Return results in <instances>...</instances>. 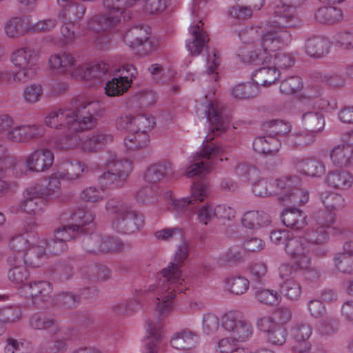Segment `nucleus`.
I'll list each match as a JSON object with an SVG mask.
<instances>
[{
    "instance_id": "nucleus-34",
    "label": "nucleus",
    "mask_w": 353,
    "mask_h": 353,
    "mask_svg": "<svg viewBox=\"0 0 353 353\" xmlns=\"http://www.w3.org/2000/svg\"><path fill=\"white\" fill-rule=\"evenodd\" d=\"M296 168L300 172L314 177H319L325 172L323 163L316 159H303L296 164Z\"/></svg>"
},
{
    "instance_id": "nucleus-53",
    "label": "nucleus",
    "mask_w": 353,
    "mask_h": 353,
    "mask_svg": "<svg viewBox=\"0 0 353 353\" xmlns=\"http://www.w3.org/2000/svg\"><path fill=\"white\" fill-rule=\"evenodd\" d=\"M134 130L147 133L148 130L152 129L156 125L155 118L149 114H142L134 117Z\"/></svg>"
},
{
    "instance_id": "nucleus-39",
    "label": "nucleus",
    "mask_w": 353,
    "mask_h": 353,
    "mask_svg": "<svg viewBox=\"0 0 353 353\" xmlns=\"http://www.w3.org/2000/svg\"><path fill=\"white\" fill-rule=\"evenodd\" d=\"M205 114L207 120L213 125L211 130L212 134L218 135L225 131L226 127L222 117L213 104L210 103L205 106Z\"/></svg>"
},
{
    "instance_id": "nucleus-3",
    "label": "nucleus",
    "mask_w": 353,
    "mask_h": 353,
    "mask_svg": "<svg viewBox=\"0 0 353 353\" xmlns=\"http://www.w3.org/2000/svg\"><path fill=\"white\" fill-rule=\"evenodd\" d=\"M88 100L83 95L73 97L70 102V107L59 108L50 112L45 118V123L57 130L65 129L67 125L77 129L79 123L78 119L82 120L87 117L86 108Z\"/></svg>"
},
{
    "instance_id": "nucleus-6",
    "label": "nucleus",
    "mask_w": 353,
    "mask_h": 353,
    "mask_svg": "<svg viewBox=\"0 0 353 353\" xmlns=\"http://www.w3.org/2000/svg\"><path fill=\"white\" fill-rule=\"evenodd\" d=\"M82 120L78 119L79 121L77 129L72 128L70 125H67L64 129L63 134L58 137L57 146L63 150L74 149L83 143L87 141L88 135V111L87 110V117Z\"/></svg>"
},
{
    "instance_id": "nucleus-13",
    "label": "nucleus",
    "mask_w": 353,
    "mask_h": 353,
    "mask_svg": "<svg viewBox=\"0 0 353 353\" xmlns=\"http://www.w3.org/2000/svg\"><path fill=\"white\" fill-rule=\"evenodd\" d=\"M54 161V154L49 149H39L32 152L26 159L30 171L44 172L48 170Z\"/></svg>"
},
{
    "instance_id": "nucleus-23",
    "label": "nucleus",
    "mask_w": 353,
    "mask_h": 353,
    "mask_svg": "<svg viewBox=\"0 0 353 353\" xmlns=\"http://www.w3.org/2000/svg\"><path fill=\"white\" fill-rule=\"evenodd\" d=\"M332 163L339 167H346L353 163V146L348 143L335 146L330 152Z\"/></svg>"
},
{
    "instance_id": "nucleus-45",
    "label": "nucleus",
    "mask_w": 353,
    "mask_h": 353,
    "mask_svg": "<svg viewBox=\"0 0 353 353\" xmlns=\"http://www.w3.org/2000/svg\"><path fill=\"white\" fill-rule=\"evenodd\" d=\"M263 130L273 135H285L291 131V125L283 120L273 119L263 123Z\"/></svg>"
},
{
    "instance_id": "nucleus-4",
    "label": "nucleus",
    "mask_w": 353,
    "mask_h": 353,
    "mask_svg": "<svg viewBox=\"0 0 353 353\" xmlns=\"http://www.w3.org/2000/svg\"><path fill=\"white\" fill-rule=\"evenodd\" d=\"M90 176L100 189L97 190L95 187H90V202L103 200L105 197L104 191L106 188L112 185L114 188L121 187L127 180V178L124 177L123 173L119 174L109 168L105 171L97 163H93L90 167Z\"/></svg>"
},
{
    "instance_id": "nucleus-36",
    "label": "nucleus",
    "mask_w": 353,
    "mask_h": 353,
    "mask_svg": "<svg viewBox=\"0 0 353 353\" xmlns=\"http://www.w3.org/2000/svg\"><path fill=\"white\" fill-rule=\"evenodd\" d=\"M315 19L323 24H333L342 19V11L335 7H321L315 12Z\"/></svg>"
},
{
    "instance_id": "nucleus-10",
    "label": "nucleus",
    "mask_w": 353,
    "mask_h": 353,
    "mask_svg": "<svg viewBox=\"0 0 353 353\" xmlns=\"http://www.w3.org/2000/svg\"><path fill=\"white\" fill-rule=\"evenodd\" d=\"M271 30L264 34L260 41V46L264 54H270L288 46L292 41L290 28H270Z\"/></svg>"
},
{
    "instance_id": "nucleus-18",
    "label": "nucleus",
    "mask_w": 353,
    "mask_h": 353,
    "mask_svg": "<svg viewBox=\"0 0 353 353\" xmlns=\"http://www.w3.org/2000/svg\"><path fill=\"white\" fill-rule=\"evenodd\" d=\"M124 40L133 48H142L138 49V51L143 54H147L152 50L148 33L142 28H136L130 30L124 37Z\"/></svg>"
},
{
    "instance_id": "nucleus-32",
    "label": "nucleus",
    "mask_w": 353,
    "mask_h": 353,
    "mask_svg": "<svg viewBox=\"0 0 353 353\" xmlns=\"http://www.w3.org/2000/svg\"><path fill=\"white\" fill-rule=\"evenodd\" d=\"M299 187H294L288 194H281L279 201L286 205L290 204L296 206L304 205L308 201L309 194L306 190Z\"/></svg>"
},
{
    "instance_id": "nucleus-28",
    "label": "nucleus",
    "mask_w": 353,
    "mask_h": 353,
    "mask_svg": "<svg viewBox=\"0 0 353 353\" xmlns=\"http://www.w3.org/2000/svg\"><path fill=\"white\" fill-rule=\"evenodd\" d=\"M147 332L148 335L145 345V353H157L158 343L162 339L163 327L161 324L149 322Z\"/></svg>"
},
{
    "instance_id": "nucleus-17",
    "label": "nucleus",
    "mask_w": 353,
    "mask_h": 353,
    "mask_svg": "<svg viewBox=\"0 0 353 353\" xmlns=\"http://www.w3.org/2000/svg\"><path fill=\"white\" fill-rule=\"evenodd\" d=\"M32 243V245L28 249L23 255L24 263L32 268H39L46 262L47 259L46 248H48V243L44 240Z\"/></svg>"
},
{
    "instance_id": "nucleus-58",
    "label": "nucleus",
    "mask_w": 353,
    "mask_h": 353,
    "mask_svg": "<svg viewBox=\"0 0 353 353\" xmlns=\"http://www.w3.org/2000/svg\"><path fill=\"white\" fill-rule=\"evenodd\" d=\"M72 223L70 224L74 231L77 234H85L88 219L86 212L82 210H77L73 214Z\"/></svg>"
},
{
    "instance_id": "nucleus-11",
    "label": "nucleus",
    "mask_w": 353,
    "mask_h": 353,
    "mask_svg": "<svg viewBox=\"0 0 353 353\" xmlns=\"http://www.w3.org/2000/svg\"><path fill=\"white\" fill-rule=\"evenodd\" d=\"M123 248V243L117 238L103 236L99 232L90 233V253H113L121 251Z\"/></svg>"
},
{
    "instance_id": "nucleus-51",
    "label": "nucleus",
    "mask_w": 353,
    "mask_h": 353,
    "mask_svg": "<svg viewBox=\"0 0 353 353\" xmlns=\"http://www.w3.org/2000/svg\"><path fill=\"white\" fill-rule=\"evenodd\" d=\"M301 284L292 279H287L281 288V292L284 296L291 301H297L301 295Z\"/></svg>"
},
{
    "instance_id": "nucleus-47",
    "label": "nucleus",
    "mask_w": 353,
    "mask_h": 353,
    "mask_svg": "<svg viewBox=\"0 0 353 353\" xmlns=\"http://www.w3.org/2000/svg\"><path fill=\"white\" fill-rule=\"evenodd\" d=\"M312 327L307 322H298L292 324L291 335L295 341H308L312 334Z\"/></svg>"
},
{
    "instance_id": "nucleus-31",
    "label": "nucleus",
    "mask_w": 353,
    "mask_h": 353,
    "mask_svg": "<svg viewBox=\"0 0 353 353\" xmlns=\"http://www.w3.org/2000/svg\"><path fill=\"white\" fill-rule=\"evenodd\" d=\"M280 73L275 67H263L256 70L253 79L259 85L268 87L279 77Z\"/></svg>"
},
{
    "instance_id": "nucleus-24",
    "label": "nucleus",
    "mask_w": 353,
    "mask_h": 353,
    "mask_svg": "<svg viewBox=\"0 0 353 353\" xmlns=\"http://www.w3.org/2000/svg\"><path fill=\"white\" fill-rule=\"evenodd\" d=\"M306 217L305 213L297 208L286 209L281 216L283 224L296 231L301 230L306 226Z\"/></svg>"
},
{
    "instance_id": "nucleus-54",
    "label": "nucleus",
    "mask_w": 353,
    "mask_h": 353,
    "mask_svg": "<svg viewBox=\"0 0 353 353\" xmlns=\"http://www.w3.org/2000/svg\"><path fill=\"white\" fill-rule=\"evenodd\" d=\"M254 194L260 197H268L275 196V191L273 190L272 179H262L254 183L252 186Z\"/></svg>"
},
{
    "instance_id": "nucleus-25",
    "label": "nucleus",
    "mask_w": 353,
    "mask_h": 353,
    "mask_svg": "<svg viewBox=\"0 0 353 353\" xmlns=\"http://www.w3.org/2000/svg\"><path fill=\"white\" fill-rule=\"evenodd\" d=\"M330 41L323 37L314 36L309 38L305 43V52L312 57H321L329 52Z\"/></svg>"
},
{
    "instance_id": "nucleus-30",
    "label": "nucleus",
    "mask_w": 353,
    "mask_h": 353,
    "mask_svg": "<svg viewBox=\"0 0 353 353\" xmlns=\"http://www.w3.org/2000/svg\"><path fill=\"white\" fill-rule=\"evenodd\" d=\"M301 183V179L296 175H287L276 179H272L273 190L275 191V196H279V200L281 194H288L292 188L299 186Z\"/></svg>"
},
{
    "instance_id": "nucleus-57",
    "label": "nucleus",
    "mask_w": 353,
    "mask_h": 353,
    "mask_svg": "<svg viewBox=\"0 0 353 353\" xmlns=\"http://www.w3.org/2000/svg\"><path fill=\"white\" fill-rule=\"evenodd\" d=\"M314 229L306 234V238L311 244H323L329 239V230L314 225Z\"/></svg>"
},
{
    "instance_id": "nucleus-62",
    "label": "nucleus",
    "mask_w": 353,
    "mask_h": 353,
    "mask_svg": "<svg viewBox=\"0 0 353 353\" xmlns=\"http://www.w3.org/2000/svg\"><path fill=\"white\" fill-rule=\"evenodd\" d=\"M107 166L119 174L123 173L124 177L127 179L132 170V163L127 159L121 161H116L115 159L108 160L107 161Z\"/></svg>"
},
{
    "instance_id": "nucleus-41",
    "label": "nucleus",
    "mask_w": 353,
    "mask_h": 353,
    "mask_svg": "<svg viewBox=\"0 0 353 353\" xmlns=\"http://www.w3.org/2000/svg\"><path fill=\"white\" fill-rule=\"evenodd\" d=\"M149 141L148 133L134 130L125 138L124 143L128 150H136L147 146Z\"/></svg>"
},
{
    "instance_id": "nucleus-61",
    "label": "nucleus",
    "mask_w": 353,
    "mask_h": 353,
    "mask_svg": "<svg viewBox=\"0 0 353 353\" xmlns=\"http://www.w3.org/2000/svg\"><path fill=\"white\" fill-rule=\"evenodd\" d=\"M61 185L60 181L57 177H50L48 185L44 188L34 187L32 188L31 193L35 194V196L42 197L49 196L54 193L57 190L59 189Z\"/></svg>"
},
{
    "instance_id": "nucleus-40",
    "label": "nucleus",
    "mask_w": 353,
    "mask_h": 353,
    "mask_svg": "<svg viewBox=\"0 0 353 353\" xmlns=\"http://www.w3.org/2000/svg\"><path fill=\"white\" fill-rule=\"evenodd\" d=\"M34 50L28 47L17 50L12 54V61L17 68L34 66Z\"/></svg>"
},
{
    "instance_id": "nucleus-12",
    "label": "nucleus",
    "mask_w": 353,
    "mask_h": 353,
    "mask_svg": "<svg viewBox=\"0 0 353 353\" xmlns=\"http://www.w3.org/2000/svg\"><path fill=\"white\" fill-rule=\"evenodd\" d=\"M44 134L43 126L34 123L14 128L8 134L7 138L14 142L27 143L43 137Z\"/></svg>"
},
{
    "instance_id": "nucleus-49",
    "label": "nucleus",
    "mask_w": 353,
    "mask_h": 353,
    "mask_svg": "<svg viewBox=\"0 0 353 353\" xmlns=\"http://www.w3.org/2000/svg\"><path fill=\"white\" fill-rule=\"evenodd\" d=\"M225 285L232 293L241 295L247 292L250 286V282L242 276H232L227 279Z\"/></svg>"
},
{
    "instance_id": "nucleus-29",
    "label": "nucleus",
    "mask_w": 353,
    "mask_h": 353,
    "mask_svg": "<svg viewBox=\"0 0 353 353\" xmlns=\"http://www.w3.org/2000/svg\"><path fill=\"white\" fill-rule=\"evenodd\" d=\"M269 216L263 211H248L242 219V225L249 229H257L268 225L270 223Z\"/></svg>"
},
{
    "instance_id": "nucleus-42",
    "label": "nucleus",
    "mask_w": 353,
    "mask_h": 353,
    "mask_svg": "<svg viewBox=\"0 0 353 353\" xmlns=\"http://www.w3.org/2000/svg\"><path fill=\"white\" fill-rule=\"evenodd\" d=\"M170 170L167 163H155L150 166L145 172L144 179L148 183H157L163 179Z\"/></svg>"
},
{
    "instance_id": "nucleus-33",
    "label": "nucleus",
    "mask_w": 353,
    "mask_h": 353,
    "mask_svg": "<svg viewBox=\"0 0 353 353\" xmlns=\"http://www.w3.org/2000/svg\"><path fill=\"white\" fill-rule=\"evenodd\" d=\"M302 121L305 130L314 134L321 131L325 125L323 114L317 111H310L303 114Z\"/></svg>"
},
{
    "instance_id": "nucleus-63",
    "label": "nucleus",
    "mask_w": 353,
    "mask_h": 353,
    "mask_svg": "<svg viewBox=\"0 0 353 353\" xmlns=\"http://www.w3.org/2000/svg\"><path fill=\"white\" fill-rule=\"evenodd\" d=\"M111 137L101 131L95 130L90 134V152L101 149Z\"/></svg>"
},
{
    "instance_id": "nucleus-16",
    "label": "nucleus",
    "mask_w": 353,
    "mask_h": 353,
    "mask_svg": "<svg viewBox=\"0 0 353 353\" xmlns=\"http://www.w3.org/2000/svg\"><path fill=\"white\" fill-rule=\"evenodd\" d=\"M203 23L199 21L198 23L190 28L193 39L192 42H187L186 48L193 56L200 54L210 40L208 35L203 29Z\"/></svg>"
},
{
    "instance_id": "nucleus-8",
    "label": "nucleus",
    "mask_w": 353,
    "mask_h": 353,
    "mask_svg": "<svg viewBox=\"0 0 353 353\" xmlns=\"http://www.w3.org/2000/svg\"><path fill=\"white\" fill-rule=\"evenodd\" d=\"M209 186L203 181H195L191 186L190 197L173 201L174 209L177 213L189 214L196 209V204L203 202L209 195Z\"/></svg>"
},
{
    "instance_id": "nucleus-26",
    "label": "nucleus",
    "mask_w": 353,
    "mask_h": 353,
    "mask_svg": "<svg viewBox=\"0 0 353 353\" xmlns=\"http://www.w3.org/2000/svg\"><path fill=\"white\" fill-rule=\"evenodd\" d=\"M198 335L188 329H185L174 334L170 339L172 347L177 350L190 349L198 342Z\"/></svg>"
},
{
    "instance_id": "nucleus-14",
    "label": "nucleus",
    "mask_w": 353,
    "mask_h": 353,
    "mask_svg": "<svg viewBox=\"0 0 353 353\" xmlns=\"http://www.w3.org/2000/svg\"><path fill=\"white\" fill-rule=\"evenodd\" d=\"M54 239L48 243L49 252L59 254L67 249L66 242L77 237L70 224L61 225L54 231Z\"/></svg>"
},
{
    "instance_id": "nucleus-7",
    "label": "nucleus",
    "mask_w": 353,
    "mask_h": 353,
    "mask_svg": "<svg viewBox=\"0 0 353 353\" xmlns=\"http://www.w3.org/2000/svg\"><path fill=\"white\" fill-rule=\"evenodd\" d=\"M214 137L210 134H208L203 141V148L198 153L199 159H205V161L194 163L187 168L185 175L188 177H193L210 171L212 168V163L209 160L217 157L221 152V149L215 145L214 143H209L214 139Z\"/></svg>"
},
{
    "instance_id": "nucleus-1",
    "label": "nucleus",
    "mask_w": 353,
    "mask_h": 353,
    "mask_svg": "<svg viewBox=\"0 0 353 353\" xmlns=\"http://www.w3.org/2000/svg\"><path fill=\"white\" fill-rule=\"evenodd\" d=\"M189 254L188 245L183 242L179 245L173 261L168 268L162 270V278L160 279L157 297L156 310L160 314L169 312L172 306V299L175 298L176 292H183L187 290L183 286L184 279H181V268Z\"/></svg>"
},
{
    "instance_id": "nucleus-43",
    "label": "nucleus",
    "mask_w": 353,
    "mask_h": 353,
    "mask_svg": "<svg viewBox=\"0 0 353 353\" xmlns=\"http://www.w3.org/2000/svg\"><path fill=\"white\" fill-rule=\"evenodd\" d=\"M264 34L261 27H246L239 33V37L243 43L254 44V47L260 46V41Z\"/></svg>"
},
{
    "instance_id": "nucleus-52",
    "label": "nucleus",
    "mask_w": 353,
    "mask_h": 353,
    "mask_svg": "<svg viewBox=\"0 0 353 353\" xmlns=\"http://www.w3.org/2000/svg\"><path fill=\"white\" fill-rule=\"evenodd\" d=\"M288 141L297 148H302L309 145L315 141V134L310 131L296 132L290 134Z\"/></svg>"
},
{
    "instance_id": "nucleus-15",
    "label": "nucleus",
    "mask_w": 353,
    "mask_h": 353,
    "mask_svg": "<svg viewBox=\"0 0 353 353\" xmlns=\"http://www.w3.org/2000/svg\"><path fill=\"white\" fill-rule=\"evenodd\" d=\"M63 8L59 14V18L65 23L74 26L85 14L86 8L83 5L74 4L69 0H58Z\"/></svg>"
},
{
    "instance_id": "nucleus-59",
    "label": "nucleus",
    "mask_w": 353,
    "mask_h": 353,
    "mask_svg": "<svg viewBox=\"0 0 353 353\" xmlns=\"http://www.w3.org/2000/svg\"><path fill=\"white\" fill-rule=\"evenodd\" d=\"M256 289L255 296L257 300L266 305H274L278 303L280 295L275 291L268 289H259L257 286H254Z\"/></svg>"
},
{
    "instance_id": "nucleus-48",
    "label": "nucleus",
    "mask_w": 353,
    "mask_h": 353,
    "mask_svg": "<svg viewBox=\"0 0 353 353\" xmlns=\"http://www.w3.org/2000/svg\"><path fill=\"white\" fill-rule=\"evenodd\" d=\"M314 225L331 229L336 221V215L325 209L318 210L313 214Z\"/></svg>"
},
{
    "instance_id": "nucleus-19",
    "label": "nucleus",
    "mask_w": 353,
    "mask_h": 353,
    "mask_svg": "<svg viewBox=\"0 0 353 353\" xmlns=\"http://www.w3.org/2000/svg\"><path fill=\"white\" fill-rule=\"evenodd\" d=\"M52 285L46 281L30 283L29 294L34 305H39L52 299Z\"/></svg>"
},
{
    "instance_id": "nucleus-46",
    "label": "nucleus",
    "mask_w": 353,
    "mask_h": 353,
    "mask_svg": "<svg viewBox=\"0 0 353 353\" xmlns=\"http://www.w3.org/2000/svg\"><path fill=\"white\" fill-rule=\"evenodd\" d=\"M6 32L9 37H18L28 31L26 22L20 17H14L10 20L5 27Z\"/></svg>"
},
{
    "instance_id": "nucleus-60",
    "label": "nucleus",
    "mask_w": 353,
    "mask_h": 353,
    "mask_svg": "<svg viewBox=\"0 0 353 353\" xmlns=\"http://www.w3.org/2000/svg\"><path fill=\"white\" fill-rule=\"evenodd\" d=\"M196 208L197 209V220L201 224L207 225L212 218L215 216L214 208L208 203L201 205L199 203H196Z\"/></svg>"
},
{
    "instance_id": "nucleus-22",
    "label": "nucleus",
    "mask_w": 353,
    "mask_h": 353,
    "mask_svg": "<svg viewBox=\"0 0 353 353\" xmlns=\"http://www.w3.org/2000/svg\"><path fill=\"white\" fill-rule=\"evenodd\" d=\"M8 261L12 266L8 273V279L15 283H23L29 276V272L24 263L23 256H12L9 257Z\"/></svg>"
},
{
    "instance_id": "nucleus-37",
    "label": "nucleus",
    "mask_w": 353,
    "mask_h": 353,
    "mask_svg": "<svg viewBox=\"0 0 353 353\" xmlns=\"http://www.w3.org/2000/svg\"><path fill=\"white\" fill-rule=\"evenodd\" d=\"M259 85L255 83H241L231 89L232 96L237 99L245 100L255 97L259 93Z\"/></svg>"
},
{
    "instance_id": "nucleus-20",
    "label": "nucleus",
    "mask_w": 353,
    "mask_h": 353,
    "mask_svg": "<svg viewBox=\"0 0 353 353\" xmlns=\"http://www.w3.org/2000/svg\"><path fill=\"white\" fill-rule=\"evenodd\" d=\"M334 262L339 272L343 274L353 273V241L344 243L343 252L335 255Z\"/></svg>"
},
{
    "instance_id": "nucleus-38",
    "label": "nucleus",
    "mask_w": 353,
    "mask_h": 353,
    "mask_svg": "<svg viewBox=\"0 0 353 353\" xmlns=\"http://www.w3.org/2000/svg\"><path fill=\"white\" fill-rule=\"evenodd\" d=\"M132 80L128 77H114L107 82L105 94L110 97L119 96L125 92L130 87Z\"/></svg>"
},
{
    "instance_id": "nucleus-55",
    "label": "nucleus",
    "mask_w": 353,
    "mask_h": 353,
    "mask_svg": "<svg viewBox=\"0 0 353 353\" xmlns=\"http://www.w3.org/2000/svg\"><path fill=\"white\" fill-rule=\"evenodd\" d=\"M288 334L287 329L281 325H278L269 332L266 338L272 345L281 346L285 343Z\"/></svg>"
},
{
    "instance_id": "nucleus-56",
    "label": "nucleus",
    "mask_w": 353,
    "mask_h": 353,
    "mask_svg": "<svg viewBox=\"0 0 353 353\" xmlns=\"http://www.w3.org/2000/svg\"><path fill=\"white\" fill-rule=\"evenodd\" d=\"M303 88L301 79L298 76H292L282 81L280 90L285 94H292L301 90Z\"/></svg>"
},
{
    "instance_id": "nucleus-50",
    "label": "nucleus",
    "mask_w": 353,
    "mask_h": 353,
    "mask_svg": "<svg viewBox=\"0 0 353 353\" xmlns=\"http://www.w3.org/2000/svg\"><path fill=\"white\" fill-rule=\"evenodd\" d=\"M321 200L325 210L330 212L341 210L345 205V199L338 193L330 192L322 194Z\"/></svg>"
},
{
    "instance_id": "nucleus-5",
    "label": "nucleus",
    "mask_w": 353,
    "mask_h": 353,
    "mask_svg": "<svg viewBox=\"0 0 353 353\" xmlns=\"http://www.w3.org/2000/svg\"><path fill=\"white\" fill-rule=\"evenodd\" d=\"M294 0H280L274 7L272 16L268 21L270 28H296L300 24Z\"/></svg>"
},
{
    "instance_id": "nucleus-44",
    "label": "nucleus",
    "mask_w": 353,
    "mask_h": 353,
    "mask_svg": "<svg viewBox=\"0 0 353 353\" xmlns=\"http://www.w3.org/2000/svg\"><path fill=\"white\" fill-rule=\"evenodd\" d=\"M76 62L75 58L68 52H63L52 55L49 59V64L54 69H61L63 72L71 67Z\"/></svg>"
},
{
    "instance_id": "nucleus-9",
    "label": "nucleus",
    "mask_w": 353,
    "mask_h": 353,
    "mask_svg": "<svg viewBox=\"0 0 353 353\" xmlns=\"http://www.w3.org/2000/svg\"><path fill=\"white\" fill-rule=\"evenodd\" d=\"M311 243L307 238L299 236L291 238L285 245V251L295 263L296 268L306 267L312 259Z\"/></svg>"
},
{
    "instance_id": "nucleus-64",
    "label": "nucleus",
    "mask_w": 353,
    "mask_h": 353,
    "mask_svg": "<svg viewBox=\"0 0 353 353\" xmlns=\"http://www.w3.org/2000/svg\"><path fill=\"white\" fill-rule=\"evenodd\" d=\"M43 94V88L40 84H31L24 89L23 97L26 102L34 103L37 102Z\"/></svg>"
},
{
    "instance_id": "nucleus-2",
    "label": "nucleus",
    "mask_w": 353,
    "mask_h": 353,
    "mask_svg": "<svg viewBox=\"0 0 353 353\" xmlns=\"http://www.w3.org/2000/svg\"><path fill=\"white\" fill-rule=\"evenodd\" d=\"M105 208L109 214H117L112 227L119 233L131 234L144 226V216L119 199H109Z\"/></svg>"
},
{
    "instance_id": "nucleus-27",
    "label": "nucleus",
    "mask_w": 353,
    "mask_h": 353,
    "mask_svg": "<svg viewBox=\"0 0 353 353\" xmlns=\"http://www.w3.org/2000/svg\"><path fill=\"white\" fill-rule=\"evenodd\" d=\"M281 145L280 141L273 136L259 137L253 141V148L256 152L270 155L276 153Z\"/></svg>"
},
{
    "instance_id": "nucleus-21",
    "label": "nucleus",
    "mask_w": 353,
    "mask_h": 353,
    "mask_svg": "<svg viewBox=\"0 0 353 353\" xmlns=\"http://www.w3.org/2000/svg\"><path fill=\"white\" fill-rule=\"evenodd\" d=\"M325 183L333 188L347 190L353 185V175L346 170L330 171L325 177Z\"/></svg>"
},
{
    "instance_id": "nucleus-35",
    "label": "nucleus",
    "mask_w": 353,
    "mask_h": 353,
    "mask_svg": "<svg viewBox=\"0 0 353 353\" xmlns=\"http://www.w3.org/2000/svg\"><path fill=\"white\" fill-rule=\"evenodd\" d=\"M254 48V50L252 47L241 48L239 50L238 57L245 63L259 64L265 61L268 59V54H264L263 49L259 46Z\"/></svg>"
}]
</instances>
